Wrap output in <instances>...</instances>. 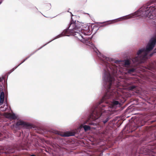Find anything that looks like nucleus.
Here are the masks:
<instances>
[{"label":"nucleus","mask_w":156,"mask_h":156,"mask_svg":"<svg viewBox=\"0 0 156 156\" xmlns=\"http://www.w3.org/2000/svg\"><path fill=\"white\" fill-rule=\"evenodd\" d=\"M51 42V41H49V42Z\"/></svg>","instance_id":"obj_20"},{"label":"nucleus","mask_w":156,"mask_h":156,"mask_svg":"<svg viewBox=\"0 0 156 156\" xmlns=\"http://www.w3.org/2000/svg\"><path fill=\"white\" fill-rule=\"evenodd\" d=\"M83 27L76 25L74 22L71 23L68 29L65 30L61 34L57 36L55 39L59 38L64 36H69L73 35L75 36L79 40L84 43L87 44L88 42L87 38H85L83 35H85L83 30H82Z\"/></svg>","instance_id":"obj_2"},{"label":"nucleus","mask_w":156,"mask_h":156,"mask_svg":"<svg viewBox=\"0 0 156 156\" xmlns=\"http://www.w3.org/2000/svg\"><path fill=\"white\" fill-rule=\"evenodd\" d=\"M135 88V86H132L131 87H129V89L131 90L133 89H134Z\"/></svg>","instance_id":"obj_15"},{"label":"nucleus","mask_w":156,"mask_h":156,"mask_svg":"<svg viewBox=\"0 0 156 156\" xmlns=\"http://www.w3.org/2000/svg\"><path fill=\"white\" fill-rule=\"evenodd\" d=\"M30 156H36L35 155L33 154V155H31Z\"/></svg>","instance_id":"obj_18"},{"label":"nucleus","mask_w":156,"mask_h":156,"mask_svg":"<svg viewBox=\"0 0 156 156\" xmlns=\"http://www.w3.org/2000/svg\"><path fill=\"white\" fill-rule=\"evenodd\" d=\"M125 65L127 64V60H125Z\"/></svg>","instance_id":"obj_16"},{"label":"nucleus","mask_w":156,"mask_h":156,"mask_svg":"<svg viewBox=\"0 0 156 156\" xmlns=\"http://www.w3.org/2000/svg\"><path fill=\"white\" fill-rule=\"evenodd\" d=\"M51 42V41H49V42Z\"/></svg>","instance_id":"obj_22"},{"label":"nucleus","mask_w":156,"mask_h":156,"mask_svg":"<svg viewBox=\"0 0 156 156\" xmlns=\"http://www.w3.org/2000/svg\"><path fill=\"white\" fill-rule=\"evenodd\" d=\"M2 2H0V4Z\"/></svg>","instance_id":"obj_19"},{"label":"nucleus","mask_w":156,"mask_h":156,"mask_svg":"<svg viewBox=\"0 0 156 156\" xmlns=\"http://www.w3.org/2000/svg\"><path fill=\"white\" fill-rule=\"evenodd\" d=\"M5 116L7 118L11 119H16V117L14 113H7L5 114Z\"/></svg>","instance_id":"obj_7"},{"label":"nucleus","mask_w":156,"mask_h":156,"mask_svg":"<svg viewBox=\"0 0 156 156\" xmlns=\"http://www.w3.org/2000/svg\"><path fill=\"white\" fill-rule=\"evenodd\" d=\"M80 127H83V128L84 130L85 131H86L88 130H90V126L88 125H85L84 124L81 125L80 126Z\"/></svg>","instance_id":"obj_9"},{"label":"nucleus","mask_w":156,"mask_h":156,"mask_svg":"<svg viewBox=\"0 0 156 156\" xmlns=\"http://www.w3.org/2000/svg\"><path fill=\"white\" fill-rule=\"evenodd\" d=\"M26 125V123L22 121L19 120L16 123V126H24Z\"/></svg>","instance_id":"obj_10"},{"label":"nucleus","mask_w":156,"mask_h":156,"mask_svg":"<svg viewBox=\"0 0 156 156\" xmlns=\"http://www.w3.org/2000/svg\"><path fill=\"white\" fill-rule=\"evenodd\" d=\"M97 53L98 55L99 58L102 60L104 61V62H105L106 61H110L111 60V59L109 58L108 57H106L104 55L101 54L99 51H98L97 50V51H96L94 50Z\"/></svg>","instance_id":"obj_5"},{"label":"nucleus","mask_w":156,"mask_h":156,"mask_svg":"<svg viewBox=\"0 0 156 156\" xmlns=\"http://www.w3.org/2000/svg\"><path fill=\"white\" fill-rule=\"evenodd\" d=\"M120 105L121 104L118 101L114 100L112 102L110 106L103 105L101 107L100 106L99 107L95 108L90 115V119L95 120L99 118L101 115H108L109 113V112L111 110L112 108H115L120 107Z\"/></svg>","instance_id":"obj_4"},{"label":"nucleus","mask_w":156,"mask_h":156,"mask_svg":"<svg viewBox=\"0 0 156 156\" xmlns=\"http://www.w3.org/2000/svg\"><path fill=\"white\" fill-rule=\"evenodd\" d=\"M90 125H94V123H89Z\"/></svg>","instance_id":"obj_17"},{"label":"nucleus","mask_w":156,"mask_h":156,"mask_svg":"<svg viewBox=\"0 0 156 156\" xmlns=\"http://www.w3.org/2000/svg\"><path fill=\"white\" fill-rule=\"evenodd\" d=\"M103 80L105 87L107 88V91L105 94L102 98L101 103L106 99L111 98L112 97L116 96L118 94L115 90H113L111 87L114 81V78L112 76L109 71H105L103 77Z\"/></svg>","instance_id":"obj_3"},{"label":"nucleus","mask_w":156,"mask_h":156,"mask_svg":"<svg viewBox=\"0 0 156 156\" xmlns=\"http://www.w3.org/2000/svg\"><path fill=\"white\" fill-rule=\"evenodd\" d=\"M27 58L26 59H24V61L22 62H21L20 64H19L17 67H16L15 68H13V71L14 69H15L18 66H19L20 65L21 63H23V62H24L27 59Z\"/></svg>","instance_id":"obj_13"},{"label":"nucleus","mask_w":156,"mask_h":156,"mask_svg":"<svg viewBox=\"0 0 156 156\" xmlns=\"http://www.w3.org/2000/svg\"><path fill=\"white\" fill-rule=\"evenodd\" d=\"M155 53H156V49L152 53L150 54V57H151V56H152L153 54Z\"/></svg>","instance_id":"obj_12"},{"label":"nucleus","mask_w":156,"mask_h":156,"mask_svg":"<svg viewBox=\"0 0 156 156\" xmlns=\"http://www.w3.org/2000/svg\"><path fill=\"white\" fill-rule=\"evenodd\" d=\"M109 119L108 118H107L105 120L103 121L104 123H106L108 120Z\"/></svg>","instance_id":"obj_14"},{"label":"nucleus","mask_w":156,"mask_h":156,"mask_svg":"<svg viewBox=\"0 0 156 156\" xmlns=\"http://www.w3.org/2000/svg\"><path fill=\"white\" fill-rule=\"evenodd\" d=\"M135 70V69L134 68H132L130 69H127V74H131L132 73L134 72Z\"/></svg>","instance_id":"obj_11"},{"label":"nucleus","mask_w":156,"mask_h":156,"mask_svg":"<svg viewBox=\"0 0 156 156\" xmlns=\"http://www.w3.org/2000/svg\"><path fill=\"white\" fill-rule=\"evenodd\" d=\"M75 133L72 131H67L63 134H60L61 136L63 137H68L75 135Z\"/></svg>","instance_id":"obj_6"},{"label":"nucleus","mask_w":156,"mask_h":156,"mask_svg":"<svg viewBox=\"0 0 156 156\" xmlns=\"http://www.w3.org/2000/svg\"><path fill=\"white\" fill-rule=\"evenodd\" d=\"M126 16H122L119 18L115 19L112 20V23H114L120 21H121L123 20H126Z\"/></svg>","instance_id":"obj_8"},{"label":"nucleus","mask_w":156,"mask_h":156,"mask_svg":"<svg viewBox=\"0 0 156 156\" xmlns=\"http://www.w3.org/2000/svg\"><path fill=\"white\" fill-rule=\"evenodd\" d=\"M51 42V41H49V42Z\"/></svg>","instance_id":"obj_21"},{"label":"nucleus","mask_w":156,"mask_h":156,"mask_svg":"<svg viewBox=\"0 0 156 156\" xmlns=\"http://www.w3.org/2000/svg\"><path fill=\"white\" fill-rule=\"evenodd\" d=\"M156 44V36L152 37L149 40L146 48L139 49L136 55L132 58H127V68L129 65L135 66L138 64L143 62L148 58L147 55L155 46Z\"/></svg>","instance_id":"obj_1"}]
</instances>
